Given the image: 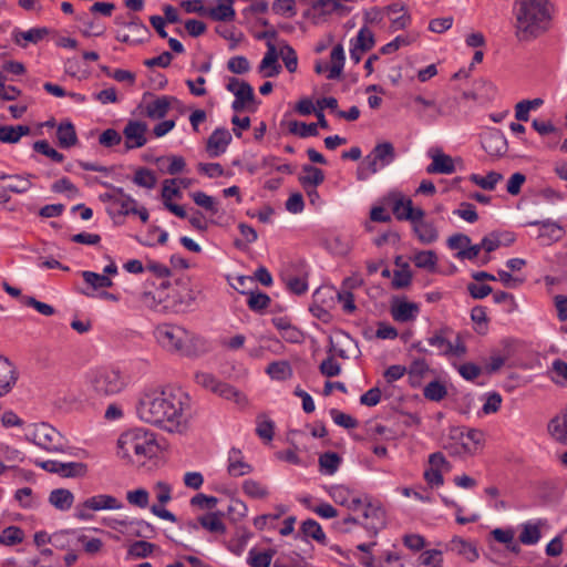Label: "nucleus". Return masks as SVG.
<instances>
[{"mask_svg": "<svg viewBox=\"0 0 567 567\" xmlns=\"http://www.w3.org/2000/svg\"><path fill=\"white\" fill-rule=\"evenodd\" d=\"M155 545L145 540H137L128 548V555L136 558H145L152 554Z\"/></svg>", "mask_w": 567, "mask_h": 567, "instance_id": "obj_61", "label": "nucleus"}, {"mask_svg": "<svg viewBox=\"0 0 567 567\" xmlns=\"http://www.w3.org/2000/svg\"><path fill=\"white\" fill-rule=\"evenodd\" d=\"M483 440L484 433L482 431L471 429L463 435V446L467 451H474L481 445Z\"/></svg>", "mask_w": 567, "mask_h": 567, "instance_id": "obj_59", "label": "nucleus"}, {"mask_svg": "<svg viewBox=\"0 0 567 567\" xmlns=\"http://www.w3.org/2000/svg\"><path fill=\"white\" fill-rule=\"evenodd\" d=\"M185 395L171 389H152L141 393L136 403L137 416L167 432H182L186 427Z\"/></svg>", "mask_w": 567, "mask_h": 567, "instance_id": "obj_1", "label": "nucleus"}, {"mask_svg": "<svg viewBox=\"0 0 567 567\" xmlns=\"http://www.w3.org/2000/svg\"><path fill=\"white\" fill-rule=\"evenodd\" d=\"M49 503L56 509L69 511L74 503V495L70 489L55 488L49 495Z\"/></svg>", "mask_w": 567, "mask_h": 567, "instance_id": "obj_29", "label": "nucleus"}, {"mask_svg": "<svg viewBox=\"0 0 567 567\" xmlns=\"http://www.w3.org/2000/svg\"><path fill=\"white\" fill-rule=\"evenodd\" d=\"M116 195H120L118 199H115V204L120 206V213L128 215L135 213L136 200L130 196H126L122 188L113 187Z\"/></svg>", "mask_w": 567, "mask_h": 567, "instance_id": "obj_54", "label": "nucleus"}, {"mask_svg": "<svg viewBox=\"0 0 567 567\" xmlns=\"http://www.w3.org/2000/svg\"><path fill=\"white\" fill-rule=\"evenodd\" d=\"M17 381V373L13 364L6 358L0 357V396L9 393Z\"/></svg>", "mask_w": 567, "mask_h": 567, "instance_id": "obj_23", "label": "nucleus"}, {"mask_svg": "<svg viewBox=\"0 0 567 567\" xmlns=\"http://www.w3.org/2000/svg\"><path fill=\"white\" fill-rule=\"evenodd\" d=\"M361 524L369 533L377 535L379 528L384 525V511L372 503H367L362 513Z\"/></svg>", "mask_w": 567, "mask_h": 567, "instance_id": "obj_16", "label": "nucleus"}, {"mask_svg": "<svg viewBox=\"0 0 567 567\" xmlns=\"http://www.w3.org/2000/svg\"><path fill=\"white\" fill-rule=\"evenodd\" d=\"M103 524L112 529L121 530L122 527H127L131 534L138 537H148L145 532H153L151 524L143 519L125 520L117 518H104Z\"/></svg>", "mask_w": 567, "mask_h": 567, "instance_id": "obj_15", "label": "nucleus"}, {"mask_svg": "<svg viewBox=\"0 0 567 567\" xmlns=\"http://www.w3.org/2000/svg\"><path fill=\"white\" fill-rule=\"evenodd\" d=\"M432 163L426 167L427 174H452L455 172L453 158L441 151L430 152Z\"/></svg>", "mask_w": 567, "mask_h": 567, "instance_id": "obj_18", "label": "nucleus"}, {"mask_svg": "<svg viewBox=\"0 0 567 567\" xmlns=\"http://www.w3.org/2000/svg\"><path fill=\"white\" fill-rule=\"evenodd\" d=\"M24 439L50 453H63L66 449L61 433L45 422L28 425Z\"/></svg>", "mask_w": 567, "mask_h": 567, "instance_id": "obj_6", "label": "nucleus"}, {"mask_svg": "<svg viewBox=\"0 0 567 567\" xmlns=\"http://www.w3.org/2000/svg\"><path fill=\"white\" fill-rule=\"evenodd\" d=\"M446 550L463 556L466 560L473 563L478 558V551L474 544L462 537L454 536L445 546Z\"/></svg>", "mask_w": 567, "mask_h": 567, "instance_id": "obj_19", "label": "nucleus"}, {"mask_svg": "<svg viewBox=\"0 0 567 567\" xmlns=\"http://www.w3.org/2000/svg\"><path fill=\"white\" fill-rule=\"evenodd\" d=\"M241 487L243 492L254 499H262L269 495V491L266 485L251 478L244 481Z\"/></svg>", "mask_w": 567, "mask_h": 567, "instance_id": "obj_40", "label": "nucleus"}, {"mask_svg": "<svg viewBox=\"0 0 567 567\" xmlns=\"http://www.w3.org/2000/svg\"><path fill=\"white\" fill-rule=\"evenodd\" d=\"M147 124L141 121H128L123 130L124 145L127 151L141 148L147 143Z\"/></svg>", "mask_w": 567, "mask_h": 567, "instance_id": "obj_10", "label": "nucleus"}, {"mask_svg": "<svg viewBox=\"0 0 567 567\" xmlns=\"http://www.w3.org/2000/svg\"><path fill=\"white\" fill-rule=\"evenodd\" d=\"M288 127L291 134L298 135L302 138L318 135L316 123L307 124L305 122L291 121L289 122Z\"/></svg>", "mask_w": 567, "mask_h": 567, "instance_id": "obj_49", "label": "nucleus"}, {"mask_svg": "<svg viewBox=\"0 0 567 567\" xmlns=\"http://www.w3.org/2000/svg\"><path fill=\"white\" fill-rule=\"evenodd\" d=\"M82 278L93 290L111 288L113 281L110 277L94 271H82Z\"/></svg>", "mask_w": 567, "mask_h": 567, "instance_id": "obj_37", "label": "nucleus"}, {"mask_svg": "<svg viewBox=\"0 0 567 567\" xmlns=\"http://www.w3.org/2000/svg\"><path fill=\"white\" fill-rule=\"evenodd\" d=\"M227 68L231 73L245 74L250 70V63L244 55H236L228 60Z\"/></svg>", "mask_w": 567, "mask_h": 567, "instance_id": "obj_63", "label": "nucleus"}, {"mask_svg": "<svg viewBox=\"0 0 567 567\" xmlns=\"http://www.w3.org/2000/svg\"><path fill=\"white\" fill-rule=\"evenodd\" d=\"M413 262L417 268L434 270L437 264V256L433 250H424L415 254Z\"/></svg>", "mask_w": 567, "mask_h": 567, "instance_id": "obj_48", "label": "nucleus"}, {"mask_svg": "<svg viewBox=\"0 0 567 567\" xmlns=\"http://www.w3.org/2000/svg\"><path fill=\"white\" fill-rule=\"evenodd\" d=\"M395 158V151L390 142L379 143L374 146L371 154L365 157L363 165L358 171V178L365 179L370 174H375L380 168L391 164Z\"/></svg>", "mask_w": 567, "mask_h": 567, "instance_id": "obj_7", "label": "nucleus"}, {"mask_svg": "<svg viewBox=\"0 0 567 567\" xmlns=\"http://www.w3.org/2000/svg\"><path fill=\"white\" fill-rule=\"evenodd\" d=\"M270 301L271 299L267 293L260 291H250L248 293L247 305L250 310L260 312L268 308Z\"/></svg>", "mask_w": 567, "mask_h": 567, "instance_id": "obj_47", "label": "nucleus"}, {"mask_svg": "<svg viewBox=\"0 0 567 567\" xmlns=\"http://www.w3.org/2000/svg\"><path fill=\"white\" fill-rule=\"evenodd\" d=\"M530 226H539V237L548 238L549 240H559L563 236V228L555 221L549 219L543 221H529Z\"/></svg>", "mask_w": 567, "mask_h": 567, "instance_id": "obj_33", "label": "nucleus"}, {"mask_svg": "<svg viewBox=\"0 0 567 567\" xmlns=\"http://www.w3.org/2000/svg\"><path fill=\"white\" fill-rule=\"evenodd\" d=\"M502 179L503 175L494 171L487 173L485 176H481L478 174H472L470 176V181L472 183L486 190H493Z\"/></svg>", "mask_w": 567, "mask_h": 567, "instance_id": "obj_39", "label": "nucleus"}, {"mask_svg": "<svg viewBox=\"0 0 567 567\" xmlns=\"http://www.w3.org/2000/svg\"><path fill=\"white\" fill-rule=\"evenodd\" d=\"M302 172L305 175L299 176V183L305 189H308L309 187L316 188L324 181V173L316 166L309 164L303 165Z\"/></svg>", "mask_w": 567, "mask_h": 567, "instance_id": "obj_30", "label": "nucleus"}, {"mask_svg": "<svg viewBox=\"0 0 567 567\" xmlns=\"http://www.w3.org/2000/svg\"><path fill=\"white\" fill-rule=\"evenodd\" d=\"M231 142V134L227 128H216L207 140L206 151L210 157H218L226 152Z\"/></svg>", "mask_w": 567, "mask_h": 567, "instance_id": "obj_14", "label": "nucleus"}, {"mask_svg": "<svg viewBox=\"0 0 567 567\" xmlns=\"http://www.w3.org/2000/svg\"><path fill=\"white\" fill-rule=\"evenodd\" d=\"M421 564L429 567H442V551L437 549L425 550L420 556Z\"/></svg>", "mask_w": 567, "mask_h": 567, "instance_id": "obj_64", "label": "nucleus"}, {"mask_svg": "<svg viewBox=\"0 0 567 567\" xmlns=\"http://www.w3.org/2000/svg\"><path fill=\"white\" fill-rule=\"evenodd\" d=\"M126 499L133 506L145 508L148 506L150 494L145 488H137L128 491L126 493Z\"/></svg>", "mask_w": 567, "mask_h": 567, "instance_id": "obj_58", "label": "nucleus"}, {"mask_svg": "<svg viewBox=\"0 0 567 567\" xmlns=\"http://www.w3.org/2000/svg\"><path fill=\"white\" fill-rule=\"evenodd\" d=\"M23 540V532L20 527L9 526L0 534L1 544L12 546Z\"/></svg>", "mask_w": 567, "mask_h": 567, "instance_id": "obj_57", "label": "nucleus"}, {"mask_svg": "<svg viewBox=\"0 0 567 567\" xmlns=\"http://www.w3.org/2000/svg\"><path fill=\"white\" fill-rule=\"evenodd\" d=\"M200 526L210 533H225L226 526L218 513H208L198 518Z\"/></svg>", "mask_w": 567, "mask_h": 567, "instance_id": "obj_41", "label": "nucleus"}, {"mask_svg": "<svg viewBox=\"0 0 567 567\" xmlns=\"http://www.w3.org/2000/svg\"><path fill=\"white\" fill-rule=\"evenodd\" d=\"M60 471L62 477H84L87 474V465L82 462H62Z\"/></svg>", "mask_w": 567, "mask_h": 567, "instance_id": "obj_44", "label": "nucleus"}, {"mask_svg": "<svg viewBox=\"0 0 567 567\" xmlns=\"http://www.w3.org/2000/svg\"><path fill=\"white\" fill-rule=\"evenodd\" d=\"M56 138L59 146L70 148L78 144V135L74 125L70 121H63L58 125Z\"/></svg>", "mask_w": 567, "mask_h": 567, "instance_id": "obj_26", "label": "nucleus"}, {"mask_svg": "<svg viewBox=\"0 0 567 567\" xmlns=\"http://www.w3.org/2000/svg\"><path fill=\"white\" fill-rule=\"evenodd\" d=\"M190 196L197 206L203 207L204 209L209 212L212 215L217 214V212H218L217 202L215 200V198L213 196H209L206 193L200 192V190L193 193Z\"/></svg>", "mask_w": 567, "mask_h": 567, "instance_id": "obj_52", "label": "nucleus"}, {"mask_svg": "<svg viewBox=\"0 0 567 567\" xmlns=\"http://www.w3.org/2000/svg\"><path fill=\"white\" fill-rule=\"evenodd\" d=\"M21 302L27 307L34 308L39 313L45 317H51L55 313V309L51 305L39 301L32 296H23Z\"/></svg>", "mask_w": 567, "mask_h": 567, "instance_id": "obj_56", "label": "nucleus"}, {"mask_svg": "<svg viewBox=\"0 0 567 567\" xmlns=\"http://www.w3.org/2000/svg\"><path fill=\"white\" fill-rule=\"evenodd\" d=\"M254 467L244 460L239 449H230L228 452L227 472L233 477H240L252 472Z\"/></svg>", "mask_w": 567, "mask_h": 567, "instance_id": "obj_17", "label": "nucleus"}, {"mask_svg": "<svg viewBox=\"0 0 567 567\" xmlns=\"http://www.w3.org/2000/svg\"><path fill=\"white\" fill-rule=\"evenodd\" d=\"M411 224L415 236L422 244L429 245L437 240L439 231L432 221L420 218Z\"/></svg>", "mask_w": 567, "mask_h": 567, "instance_id": "obj_21", "label": "nucleus"}, {"mask_svg": "<svg viewBox=\"0 0 567 567\" xmlns=\"http://www.w3.org/2000/svg\"><path fill=\"white\" fill-rule=\"evenodd\" d=\"M91 390L96 396H111L122 392L130 383V378L120 369L103 367L89 374Z\"/></svg>", "mask_w": 567, "mask_h": 567, "instance_id": "obj_5", "label": "nucleus"}, {"mask_svg": "<svg viewBox=\"0 0 567 567\" xmlns=\"http://www.w3.org/2000/svg\"><path fill=\"white\" fill-rule=\"evenodd\" d=\"M547 429L554 440L567 444V405L560 414L549 421Z\"/></svg>", "mask_w": 567, "mask_h": 567, "instance_id": "obj_25", "label": "nucleus"}, {"mask_svg": "<svg viewBox=\"0 0 567 567\" xmlns=\"http://www.w3.org/2000/svg\"><path fill=\"white\" fill-rule=\"evenodd\" d=\"M300 532L305 538H312L316 542L326 545L327 537L320 524L315 519H307L300 526Z\"/></svg>", "mask_w": 567, "mask_h": 567, "instance_id": "obj_35", "label": "nucleus"}, {"mask_svg": "<svg viewBox=\"0 0 567 567\" xmlns=\"http://www.w3.org/2000/svg\"><path fill=\"white\" fill-rule=\"evenodd\" d=\"M266 373L277 381H285L292 377V369L287 361H274L268 364Z\"/></svg>", "mask_w": 567, "mask_h": 567, "instance_id": "obj_36", "label": "nucleus"}, {"mask_svg": "<svg viewBox=\"0 0 567 567\" xmlns=\"http://www.w3.org/2000/svg\"><path fill=\"white\" fill-rule=\"evenodd\" d=\"M367 433L371 440H393L395 437L394 432L391 429L380 423L369 424Z\"/></svg>", "mask_w": 567, "mask_h": 567, "instance_id": "obj_55", "label": "nucleus"}, {"mask_svg": "<svg viewBox=\"0 0 567 567\" xmlns=\"http://www.w3.org/2000/svg\"><path fill=\"white\" fill-rule=\"evenodd\" d=\"M217 6L207 8L206 16L214 21H233L236 18L235 0H216Z\"/></svg>", "mask_w": 567, "mask_h": 567, "instance_id": "obj_22", "label": "nucleus"}, {"mask_svg": "<svg viewBox=\"0 0 567 567\" xmlns=\"http://www.w3.org/2000/svg\"><path fill=\"white\" fill-rule=\"evenodd\" d=\"M123 504L114 496L107 494H99L86 498L75 508V517L81 520H90L93 518L91 512L103 509H120Z\"/></svg>", "mask_w": 567, "mask_h": 567, "instance_id": "obj_8", "label": "nucleus"}, {"mask_svg": "<svg viewBox=\"0 0 567 567\" xmlns=\"http://www.w3.org/2000/svg\"><path fill=\"white\" fill-rule=\"evenodd\" d=\"M452 329L449 327H442L433 331V333L426 338L427 343L439 351V354L446 355L447 351L452 349V341L449 340V336Z\"/></svg>", "mask_w": 567, "mask_h": 567, "instance_id": "obj_24", "label": "nucleus"}, {"mask_svg": "<svg viewBox=\"0 0 567 567\" xmlns=\"http://www.w3.org/2000/svg\"><path fill=\"white\" fill-rule=\"evenodd\" d=\"M118 455L134 464H145L158 453L159 445L153 432L145 429H132L122 433L117 440Z\"/></svg>", "mask_w": 567, "mask_h": 567, "instance_id": "obj_3", "label": "nucleus"}, {"mask_svg": "<svg viewBox=\"0 0 567 567\" xmlns=\"http://www.w3.org/2000/svg\"><path fill=\"white\" fill-rule=\"evenodd\" d=\"M341 463L340 456L334 452H326L319 457L320 468L326 474H333Z\"/></svg>", "mask_w": 567, "mask_h": 567, "instance_id": "obj_51", "label": "nucleus"}, {"mask_svg": "<svg viewBox=\"0 0 567 567\" xmlns=\"http://www.w3.org/2000/svg\"><path fill=\"white\" fill-rule=\"evenodd\" d=\"M351 44L361 51L368 52L375 44L374 34L370 29L363 27L359 30L357 37L351 40Z\"/></svg>", "mask_w": 567, "mask_h": 567, "instance_id": "obj_42", "label": "nucleus"}, {"mask_svg": "<svg viewBox=\"0 0 567 567\" xmlns=\"http://www.w3.org/2000/svg\"><path fill=\"white\" fill-rule=\"evenodd\" d=\"M392 213L398 220L411 223L425 216V212L422 208H414L412 199L402 195L393 196Z\"/></svg>", "mask_w": 567, "mask_h": 567, "instance_id": "obj_11", "label": "nucleus"}, {"mask_svg": "<svg viewBox=\"0 0 567 567\" xmlns=\"http://www.w3.org/2000/svg\"><path fill=\"white\" fill-rule=\"evenodd\" d=\"M540 529L537 524L526 523L519 534V542L524 545H535L540 539Z\"/></svg>", "mask_w": 567, "mask_h": 567, "instance_id": "obj_50", "label": "nucleus"}, {"mask_svg": "<svg viewBox=\"0 0 567 567\" xmlns=\"http://www.w3.org/2000/svg\"><path fill=\"white\" fill-rule=\"evenodd\" d=\"M133 182L140 187L152 189L156 186L157 178L151 169L141 167L135 172Z\"/></svg>", "mask_w": 567, "mask_h": 567, "instance_id": "obj_46", "label": "nucleus"}, {"mask_svg": "<svg viewBox=\"0 0 567 567\" xmlns=\"http://www.w3.org/2000/svg\"><path fill=\"white\" fill-rule=\"evenodd\" d=\"M423 395L430 401L440 402L447 395V389L442 382L434 380L424 386Z\"/></svg>", "mask_w": 567, "mask_h": 567, "instance_id": "obj_43", "label": "nucleus"}, {"mask_svg": "<svg viewBox=\"0 0 567 567\" xmlns=\"http://www.w3.org/2000/svg\"><path fill=\"white\" fill-rule=\"evenodd\" d=\"M33 150L56 163H61L64 159V155L51 147L45 140L34 142Z\"/></svg>", "mask_w": 567, "mask_h": 567, "instance_id": "obj_53", "label": "nucleus"}, {"mask_svg": "<svg viewBox=\"0 0 567 567\" xmlns=\"http://www.w3.org/2000/svg\"><path fill=\"white\" fill-rule=\"evenodd\" d=\"M514 33L519 42H530L551 27L553 6L548 0H515Z\"/></svg>", "mask_w": 567, "mask_h": 567, "instance_id": "obj_2", "label": "nucleus"}, {"mask_svg": "<svg viewBox=\"0 0 567 567\" xmlns=\"http://www.w3.org/2000/svg\"><path fill=\"white\" fill-rule=\"evenodd\" d=\"M215 393L224 399L233 400L238 404H246L247 402L246 396L241 392H239L235 386L221 381L216 388Z\"/></svg>", "mask_w": 567, "mask_h": 567, "instance_id": "obj_45", "label": "nucleus"}, {"mask_svg": "<svg viewBox=\"0 0 567 567\" xmlns=\"http://www.w3.org/2000/svg\"><path fill=\"white\" fill-rule=\"evenodd\" d=\"M281 58L286 69L293 73L298 66V56L295 49L289 45L286 41L279 42L278 58Z\"/></svg>", "mask_w": 567, "mask_h": 567, "instance_id": "obj_38", "label": "nucleus"}, {"mask_svg": "<svg viewBox=\"0 0 567 567\" xmlns=\"http://www.w3.org/2000/svg\"><path fill=\"white\" fill-rule=\"evenodd\" d=\"M176 99L172 96H161L146 105V115L153 120L164 118L171 107V103Z\"/></svg>", "mask_w": 567, "mask_h": 567, "instance_id": "obj_27", "label": "nucleus"}, {"mask_svg": "<svg viewBox=\"0 0 567 567\" xmlns=\"http://www.w3.org/2000/svg\"><path fill=\"white\" fill-rule=\"evenodd\" d=\"M331 65L327 78L329 80H336L341 76L344 66V51L341 44H337L332 48L330 53Z\"/></svg>", "mask_w": 567, "mask_h": 567, "instance_id": "obj_32", "label": "nucleus"}, {"mask_svg": "<svg viewBox=\"0 0 567 567\" xmlns=\"http://www.w3.org/2000/svg\"><path fill=\"white\" fill-rule=\"evenodd\" d=\"M272 11L279 16L292 18L297 14L295 0H276L272 3Z\"/></svg>", "mask_w": 567, "mask_h": 567, "instance_id": "obj_62", "label": "nucleus"}, {"mask_svg": "<svg viewBox=\"0 0 567 567\" xmlns=\"http://www.w3.org/2000/svg\"><path fill=\"white\" fill-rule=\"evenodd\" d=\"M158 344L171 353H178L186 357L195 355L194 347L204 344L199 337L176 324L164 323L156 327L154 331Z\"/></svg>", "mask_w": 567, "mask_h": 567, "instance_id": "obj_4", "label": "nucleus"}, {"mask_svg": "<svg viewBox=\"0 0 567 567\" xmlns=\"http://www.w3.org/2000/svg\"><path fill=\"white\" fill-rule=\"evenodd\" d=\"M28 134H30V127L27 125H0L1 143L16 144Z\"/></svg>", "mask_w": 567, "mask_h": 567, "instance_id": "obj_31", "label": "nucleus"}, {"mask_svg": "<svg viewBox=\"0 0 567 567\" xmlns=\"http://www.w3.org/2000/svg\"><path fill=\"white\" fill-rule=\"evenodd\" d=\"M235 100L231 104V107L236 112H240L245 109V106L252 102L255 99L254 89L248 82H244L238 90L234 93Z\"/></svg>", "mask_w": 567, "mask_h": 567, "instance_id": "obj_34", "label": "nucleus"}, {"mask_svg": "<svg viewBox=\"0 0 567 567\" xmlns=\"http://www.w3.org/2000/svg\"><path fill=\"white\" fill-rule=\"evenodd\" d=\"M127 30L128 32L122 29L116 30V40L130 45H137L150 37V29L137 16H128Z\"/></svg>", "mask_w": 567, "mask_h": 567, "instance_id": "obj_9", "label": "nucleus"}, {"mask_svg": "<svg viewBox=\"0 0 567 567\" xmlns=\"http://www.w3.org/2000/svg\"><path fill=\"white\" fill-rule=\"evenodd\" d=\"M266 45L267 51L258 66V72L264 78H274L281 72V65L278 63V49L271 41H268Z\"/></svg>", "mask_w": 567, "mask_h": 567, "instance_id": "obj_13", "label": "nucleus"}, {"mask_svg": "<svg viewBox=\"0 0 567 567\" xmlns=\"http://www.w3.org/2000/svg\"><path fill=\"white\" fill-rule=\"evenodd\" d=\"M48 33L49 30L47 28H33L28 31L14 30L12 34L16 44L25 48L27 42L35 44L40 42Z\"/></svg>", "mask_w": 567, "mask_h": 567, "instance_id": "obj_28", "label": "nucleus"}, {"mask_svg": "<svg viewBox=\"0 0 567 567\" xmlns=\"http://www.w3.org/2000/svg\"><path fill=\"white\" fill-rule=\"evenodd\" d=\"M420 308L415 302L394 301L391 306V316L398 322L412 321L419 315Z\"/></svg>", "mask_w": 567, "mask_h": 567, "instance_id": "obj_20", "label": "nucleus"}, {"mask_svg": "<svg viewBox=\"0 0 567 567\" xmlns=\"http://www.w3.org/2000/svg\"><path fill=\"white\" fill-rule=\"evenodd\" d=\"M482 146L491 156H503L508 150L505 135L497 128H488L482 134Z\"/></svg>", "mask_w": 567, "mask_h": 567, "instance_id": "obj_12", "label": "nucleus"}, {"mask_svg": "<svg viewBox=\"0 0 567 567\" xmlns=\"http://www.w3.org/2000/svg\"><path fill=\"white\" fill-rule=\"evenodd\" d=\"M330 416L337 425L344 429H355L358 426V421L354 417L339 411L338 409H331Z\"/></svg>", "mask_w": 567, "mask_h": 567, "instance_id": "obj_60", "label": "nucleus"}]
</instances>
